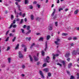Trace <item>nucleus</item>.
Returning <instances> with one entry per match:
<instances>
[{
  "label": "nucleus",
  "instance_id": "nucleus-51",
  "mask_svg": "<svg viewBox=\"0 0 79 79\" xmlns=\"http://www.w3.org/2000/svg\"><path fill=\"white\" fill-rule=\"evenodd\" d=\"M13 27L15 28V27H16V26H16V25H15V24H14L13 26Z\"/></svg>",
  "mask_w": 79,
  "mask_h": 79
},
{
  "label": "nucleus",
  "instance_id": "nucleus-5",
  "mask_svg": "<svg viewBox=\"0 0 79 79\" xmlns=\"http://www.w3.org/2000/svg\"><path fill=\"white\" fill-rule=\"evenodd\" d=\"M48 29L49 31H52L53 29V26L49 25L48 26Z\"/></svg>",
  "mask_w": 79,
  "mask_h": 79
},
{
  "label": "nucleus",
  "instance_id": "nucleus-50",
  "mask_svg": "<svg viewBox=\"0 0 79 79\" xmlns=\"http://www.w3.org/2000/svg\"><path fill=\"white\" fill-rule=\"evenodd\" d=\"M67 60V61H69V60H70V58L68 57Z\"/></svg>",
  "mask_w": 79,
  "mask_h": 79
},
{
  "label": "nucleus",
  "instance_id": "nucleus-16",
  "mask_svg": "<svg viewBox=\"0 0 79 79\" xmlns=\"http://www.w3.org/2000/svg\"><path fill=\"white\" fill-rule=\"evenodd\" d=\"M29 56L30 57V59L31 61H32L33 60H32V56H31V55H29Z\"/></svg>",
  "mask_w": 79,
  "mask_h": 79
},
{
  "label": "nucleus",
  "instance_id": "nucleus-11",
  "mask_svg": "<svg viewBox=\"0 0 79 79\" xmlns=\"http://www.w3.org/2000/svg\"><path fill=\"white\" fill-rule=\"evenodd\" d=\"M70 55V53H66L65 54V57L66 58H68V57H69V56Z\"/></svg>",
  "mask_w": 79,
  "mask_h": 79
},
{
  "label": "nucleus",
  "instance_id": "nucleus-36",
  "mask_svg": "<svg viewBox=\"0 0 79 79\" xmlns=\"http://www.w3.org/2000/svg\"><path fill=\"white\" fill-rule=\"evenodd\" d=\"M8 40H9V37H7V38L6 39L5 41L6 42H8Z\"/></svg>",
  "mask_w": 79,
  "mask_h": 79
},
{
  "label": "nucleus",
  "instance_id": "nucleus-28",
  "mask_svg": "<svg viewBox=\"0 0 79 79\" xmlns=\"http://www.w3.org/2000/svg\"><path fill=\"white\" fill-rule=\"evenodd\" d=\"M17 6L18 7L19 10V11H21V9H20V8H21V7H20V5H18Z\"/></svg>",
  "mask_w": 79,
  "mask_h": 79
},
{
  "label": "nucleus",
  "instance_id": "nucleus-38",
  "mask_svg": "<svg viewBox=\"0 0 79 79\" xmlns=\"http://www.w3.org/2000/svg\"><path fill=\"white\" fill-rule=\"evenodd\" d=\"M9 35L10 37H13V35L12 33H10Z\"/></svg>",
  "mask_w": 79,
  "mask_h": 79
},
{
  "label": "nucleus",
  "instance_id": "nucleus-57",
  "mask_svg": "<svg viewBox=\"0 0 79 79\" xmlns=\"http://www.w3.org/2000/svg\"><path fill=\"white\" fill-rule=\"evenodd\" d=\"M25 15H26V14H25V13H24L22 15L23 17H24L25 16Z\"/></svg>",
  "mask_w": 79,
  "mask_h": 79
},
{
  "label": "nucleus",
  "instance_id": "nucleus-62",
  "mask_svg": "<svg viewBox=\"0 0 79 79\" xmlns=\"http://www.w3.org/2000/svg\"><path fill=\"white\" fill-rule=\"evenodd\" d=\"M36 3H37L36 1H35L33 2V4H36Z\"/></svg>",
  "mask_w": 79,
  "mask_h": 79
},
{
  "label": "nucleus",
  "instance_id": "nucleus-17",
  "mask_svg": "<svg viewBox=\"0 0 79 79\" xmlns=\"http://www.w3.org/2000/svg\"><path fill=\"white\" fill-rule=\"evenodd\" d=\"M13 23H12L10 25V27L8 28V29H11L13 27Z\"/></svg>",
  "mask_w": 79,
  "mask_h": 79
},
{
  "label": "nucleus",
  "instance_id": "nucleus-52",
  "mask_svg": "<svg viewBox=\"0 0 79 79\" xmlns=\"http://www.w3.org/2000/svg\"><path fill=\"white\" fill-rule=\"evenodd\" d=\"M40 19V18H39V17H37V18H36V21H37V20H39Z\"/></svg>",
  "mask_w": 79,
  "mask_h": 79
},
{
  "label": "nucleus",
  "instance_id": "nucleus-25",
  "mask_svg": "<svg viewBox=\"0 0 79 79\" xmlns=\"http://www.w3.org/2000/svg\"><path fill=\"white\" fill-rule=\"evenodd\" d=\"M26 39L27 40L28 39V40L29 41L31 40V37H30L29 38H28V37H27L26 38Z\"/></svg>",
  "mask_w": 79,
  "mask_h": 79
},
{
  "label": "nucleus",
  "instance_id": "nucleus-18",
  "mask_svg": "<svg viewBox=\"0 0 79 79\" xmlns=\"http://www.w3.org/2000/svg\"><path fill=\"white\" fill-rule=\"evenodd\" d=\"M19 44H17L16 47H15V50H17L19 48Z\"/></svg>",
  "mask_w": 79,
  "mask_h": 79
},
{
  "label": "nucleus",
  "instance_id": "nucleus-9",
  "mask_svg": "<svg viewBox=\"0 0 79 79\" xmlns=\"http://www.w3.org/2000/svg\"><path fill=\"white\" fill-rule=\"evenodd\" d=\"M53 10V12L51 15L52 16H53L54 15L55 13V12H56V9H54Z\"/></svg>",
  "mask_w": 79,
  "mask_h": 79
},
{
  "label": "nucleus",
  "instance_id": "nucleus-49",
  "mask_svg": "<svg viewBox=\"0 0 79 79\" xmlns=\"http://www.w3.org/2000/svg\"><path fill=\"white\" fill-rule=\"evenodd\" d=\"M9 33V31H7L6 33V35H8V34Z\"/></svg>",
  "mask_w": 79,
  "mask_h": 79
},
{
  "label": "nucleus",
  "instance_id": "nucleus-64",
  "mask_svg": "<svg viewBox=\"0 0 79 79\" xmlns=\"http://www.w3.org/2000/svg\"><path fill=\"white\" fill-rule=\"evenodd\" d=\"M77 31H79V27H77Z\"/></svg>",
  "mask_w": 79,
  "mask_h": 79
},
{
  "label": "nucleus",
  "instance_id": "nucleus-24",
  "mask_svg": "<svg viewBox=\"0 0 79 79\" xmlns=\"http://www.w3.org/2000/svg\"><path fill=\"white\" fill-rule=\"evenodd\" d=\"M62 63L63 66H65V62H64V61H63L61 62Z\"/></svg>",
  "mask_w": 79,
  "mask_h": 79
},
{
  "label": "nucleus",
  "instance_id": "nucleus-29",
  "mask_svg": "<svg viewBox=\"0 0 79 79\" xmlns=\"http://www.w3.org/2000/svg\"><path fill=\"white\" fill-rule=\"evenodd\" d=\"M21 30L22 31V33H23V34H24V30L23 29H21Z\"/></svg>",
  "mask_w": 79,
  "mask_h": 79
},
{
  "label": "nucleus",
  "instance_id": "nucleus-42",
  "mask_svg": "<svg viewBox=\"0 0 79 79\" xmlns=\"http://www.w3.org/2000/svg\"><path fill=\"white\" fill-rule=\"evenodd\" d=\"M9 63L11 62V58H9L8 59Z\"/></svg>",
  "mask_w": 79,
  "mask_h": 79
},
{
  "label": "nucleus",
  "instance_id": "nucleus-27",
  "mask_svg": "<svg viewBox=\"0 0 79 79\" xmlns=\"http://www.w3.org/2000/svg\"><path fill=\"white\" fill-rule=\"evenodd\" d=\"M16 36L14 37V39L12 40V42H15V41L16 40Z\"/></svg>",
  "mask_w": 79,
  "mask_h": 79
},
{
  "label": "nucleus",
  "instance_id": "nucleus-1",
  "mask_svg": "<svg viewBox=\"0 0 79 79\" xmlns=\"http://www.w3.org/2000/svg\"><path fill=\"white\" fill-rule=\"evenodd\" d=\"M56 41H55L54 42L56 45H60V44L58 43V42H60V39L59 38H57L56 39Z\"/></svg>",
  "mask_w": 79,
  "mask_h": 79
},
{
  "label": "nucleus",
  "instance_id": "nucleus-21",
  "mask_svg": "<svg viewBox=\"0 0 79 79\" xmlns=\"http://www.w3.org/2000/svg\"><path fill=\"white\" fill-rule=\"evenodd\" d=\"M41 54L42 55V56H44L45 55V52L44 51H42V52H41Z\"/></svg>",
  "mask_w": 79,
  "mask_h": 79
},
{
  "label": "nucleus",
  "instance_id": "nucleus-20",
  "mask_svg": "<svg viewBox=\"0 0 79 79\" xmlns=\"http://www.w3.org/2000/svg\"><path fill=\"white\" fill-rule=\"evenodd\" d=\"M34 15H31V20H34Z\"/></svg>",
  "mask_w": 79,
  "mask_h": 79
},
{
  "label": "nucleus",
  "instance_id": "nucleus-8",
  "mask_svg": "<svg viewBox=\"0 0 79 79\" xmlns=\"http://www.w3.org/2000/svg\"><path fill=\"white\" fill-rule=\"evenodd\" d=\"M33 57L35 60L36 61H38L39 60V58H38V57H36L35 56H34Z\"/></svg>",
  "mask_w": 79,
  "mask_h": 79
},
{
  "label": "nucleus",
  "instance_id": "nucleus-58",
  "mask_svg": "<svg viewBox=\"0 0 79 79\" xmlns=\"http://www.w3.org/2000/svg\"><path fill=\"white\" fill-rule=\"evenodd\" d=\"M19 15L20 16H21V15H22V12H20L19 13Z\"/></svg>",
  "mask_w": 79,
  "mask_h": 79
},
{
  "label": "nucleus",
  "instance_id": "nucleus-54",
  "mask_svg": "<svg viewBox=\"0 0 79 79\" xmlns=\"http://www.w3.org/2000/svg\"><path fill=\"white\" fill-rule=\"evenodd\" d=\"M22 47H26V45H25L24 44H22Z\"/></svg>",
  "mask_w": 79,
  "mask_h": 79
},
{
  "label": "nucleus",
  "instance_id": "nucleus-34",
  "mask_svg": "<svg viewBox=\"0 0 79 79\" xmlns=\"http://www.w3.org/2000/svg\"><path fill=\"white\" fill-rule=\"evenodd\" d=\"M51 73H48V76L49 77H51Z\"/></svg>",
  "mask_w": 79,
  "mask_h": 79
},
{
  "label": "nucleus",
  "instance_id": "nucleus-3",
  "mask_svg": "<svg viewBox=\"0 0 79 79\" xmlns=\"http://www.w3.org/2000/svg\"><path fill=\"white\" fill-rule=\"evenodd\" d=\"M39 73L40 75L42 77V78H44L45 77H44V73H42V72L41 71H40Z\"/></svg>",
  "mask_w": 79,
  "mask_h": 79
},
{
  "label": "nucleus",
  "instance_id": "nucleus-48",
  "mask_svg": "<svg viewBox=\"0 0 79 79\" xmlns=\"http://www.w3.org/2000/svg\"><path fill=\"white\" fill-rule=\"evenodd\" d=\"M22 68L23 69H24L25 68V66L24 65L22 66Z\"/></svg>",
  "mask_w": 79,
  "mask_h": 79
},
{
  "label": "nucleus",
  "instance_id": "nucleus-61",
  "mask_svg": "<svg viewBox=\"0 0 79 79\" xmlns=\"http://www.w3.org/2000/svg\"><path fill=\"white\" fill-rule=\"evenodd\" d=\"M13 18V15H12L11 16V19H12Z\"/></svg>",
  "mask_w": 79,
  "mask_h": 79
},
{
  "label": "nucleus",
  "instance_id": "nucleus-45",
  "mask_svg": "<svg viewBox=\"0 0 79 79\" xmlns=\"http://www.w3.org/2000/svg\"><path fill=\"white\" fill-rule=\"evenodd\" d=\"M26 51H27V48L25 47L24 48V51L26 52Z\"/></svg>",
  "mask_w": 79,
  "mask_h": 79
},
{
  "label": "nucleus",
  "instance_id": "nucleus-2",
  "mask_svg": "<svg viewBox=\"0 0 79 79\" xmlns=\"http://www.w3.org/2000/svg\"><path fill=\"white\" fill-rule=\"evenodd\" d=\"M19 58H23V55L21 54V52L19 51Z\"/></svg>",
  "mask_w": 79,
  "mask_h": 79
},
{
  "label": "nucleus",
  "instance_id": "nucleus-43",
  "mask_svg": "<svg viewBox=\"0 0 79 79\" xmlns=\"http://www.w3.org/2000/svg\"><path fill=\"white\" fill-rule=\"evenodd\" d=\"M27 0H25V4H27Z\"/></svg>",
  "mask_w": 79,
  "mask_h": 79
},
{
  "label": "nucleus",
  "instance_id": "nucleus-23",
  "mask_svg": "<svg viewBox=\"0 0 79 79\" xmlns=\"http://www.w3.org/2000/svg\"><path fill=\"white\" fill-rule=\"evenodd\" d=\"M72 66V63H70L68 65V68H70L71 67V66Z\"/></svg>",
  "mask_w": 79,
  "mask_h": 79
},
{
  "label": "nucleus",
  "instance_id": "nucleus-60",
  "mask_svg": "<svg viewBox=\"0 0 79 79\" xmlns=\"http://www.w3.org/2000/svg\"><path fill=\"white\" fill-rule=\"evenodd\" d=\"M24 21H25V22H26V21H27V18H25L24 19Z\"/></svg>",
  "mask_w": 79,
  "mask_h": 79
},
{
  "label": "nucleus",
  "instance_id": "nucleus-41",
  "mask_svg": "<svg viewBox=\"0 0 79 79\" xmlns=\"http://www.w3.org/2000/svg\"><path fill=\"white\" fill-rule=\"evenodd\" d=\"M10 46H8L7 48L6 51H8V50H10Z\"/></svg>",
  "mask_w": 79,
  "mask_h": 79
},
{
  "label": "nucleus",
  "instance_id": "nucleus-53",
  "mask_svg": "<svg viewBox=\"0 0 79 79\" xmlns=\"http://www.w3.org/2000/svg\"><path fill=\"white\" fill-rule=\"evenodd\" d=\"M16 23V20H14L13 21V24H15Z\"/></svg>",
  "mask_w": 79,
  "mask_h": 79
},
{
  "label": "nucleus",
  "instance_id": "nucleus-10",
  "mask_svg": "<svg viewBox=\"0 0 79 79\" xmlns=\"http://www.w3.org/2000/svg\"><path fill=\"white\" fill-rule=\"evenodd\" d=\"M79 9H77L75 10L74 12V13L75 15H77V13H79Z\"/></svg>",
  "mask_w": 79,
  "mask_h": 79
},
{
  "label": "nucleus",
  "instance_id": "nucleus-6",
  "mask_svg": "<svg viewBox=\"0 0 79 79\" xmlns=\"http://www.w3.org/2000/svg\"><path fill=\"white\" fill-rule=\"evenodd\" d=\"M45 48L44 49V51L46 52L47 51V48H47L48 46H47V42H46V44H45Z\"/></svg>",
  "mask_w": 79,
  "mask_h": 79
},
{
  "label": "nucleus",
  "instance_id": "nucleus-14",
  "mask_svg": "<svg viewBox=\"0 0 79 79\" xmlns=\"http://www.w3.org/2000/svg\"><path fill=\"white\" fill-rule=\"evenodd\" d=\"M76 76H77V79H79V73H77V74L76 73Z\"/></svg>",
  "mask_w": 79,
  "mask_h": 79
},
{
  "label": "nucleus",
  "instance_id": "nucleus-37",
  "mask_svg": "<svg viewBox=\"0 0 79 79\" xmlns=\"http://www.w3.org/2000/svg\"><path fill=\"white\" fill-rule=\"evenodd\" d=\"M63 10V8H60L59 10V11L60 12V11H61V10Z\"/></svg>",
  "mask_w": 79,
  "mask_h": 79
},
{
  "label": "nucleus",
  "instance_id": "nucleus-55",
  "mask_svg": "<svg viewBox=\"0 0 79 79\" xmlns=\"http://www.w3.org/2000/svg\"><path fill=\"white\" fill-rule=\"evenodd\" d=\"M19 20H20L19 18H17L16 19V21H19Z\"/></svg>",
  "mask_w": 79,
  "mask_h": 79
},
{
  "label": "nucleus",
  "instance_id": "nucleus-47",
  "mask_svg": "<svg viewBox=\"0 0 79 79\" xmlns=\"http://www.w3.org/2000/svg\"><path fill=\"white\" fill-rule=\"evenodd\" d=\"M38 8H40V6L39 4H37V5Z\"/></svg>",
  "mask_w": 79,
  "mask_h": 79
},
{
  "label": "nucleus",
  "instance_id": "nucleus-63",
  "mask_svg": "<svg viewBox=\"0 0 79 79\" xmlns=\"http://www.w3.org/2000/svg\"><path fill=\"white\" fill-rule=\"evenodd\" d=\"M26 27V25H24L23 26V28L25 29Z\"/></svg>",
  "mask_w": 79,
  "mask_h": 79
},
{
  "label": "nucleus",
  "instance_id": "nucleus-22",
  "mask_svg": "<svg viewBox=\"0 0 79 79\" xmlns=\"http://www.w3.org/2000/svg\"><path fill=\"white\" fill-rule=\"evenodd\" d=\"M68 34L67 33H63L62 34V35H64L65 36H66V35H68Z\"/></svg>",
  "mask_w": 79,
  "mask_h": 79
},
{
  "label": "nucleus",
  "instance_id": "nucleus-44",
  "mask_svg": "<svg viewBox=\"0 0 79 79\" xmlns=\"http://www.w3.org/2000/svg\"><path fill=\"white\" fill-rule=\"evenodd\" d=\"M72 40V37H69L68 38V40Z\"/></svg>",
  "mask_w": 79,
  "mask_h": 79
},
{
  "label": "nucleus",
  "instance_id": "nucleus-35",
  "mask_svg": "<svg viewBox=\"0 0 79 79\" xmlns=\"http://www.w3.org/2000/svg\"><path fill=\"white\" fill-rule=\"evenodd\" d=\"M23 21H24V19H21V21L20 22V23H21V24H22V23H23Z\"/></svg>",
  "mask_w": 79,
  "mask_h": 79
},
{
  "label": "nucleus",
  "instance_id": "nucleus-19",
  "mask_svg": "<svg viewBox=\"0 0 79 79\" xmlns=\"http://www.w3.org/2000/svg\"><path fill=\"white\" fill-rule=\"evenodd\" d=\"M44 39V38L43 37H41L40 38V39H39V40H41V41H43Z\"/></svg>",
  "mask_w": 79,
  "mask_h": 79
},
{
  "label": "nucleus",
  "instance_id": "nucleus-4",
  "mask_svg": "<svg viewBox=\"0 0 79 79\" xmlns=\"http://www.w3.org/2000/svg\"><path fill=\"white\" fill-rule=\"evenodd\" d=\"M49 60H50V57L48 56L46 57L45 61H46L47 63H49V61H48Z\"/></svg>",
  "mask_w": 79,
  "mask_h": 79
},
{
  "label": "nucleus",
  "instance_id": "nucleus-13",
  "mask_svg": "<svg viewBox=\"0 0 79 79\" xmlns=\"http://www.w3.org/2000/svg\"><path fill=\"white\" fill-rule=\"evenodd\" d=\"M31 30H30L27 32V33L26 34V35H28V34H29L31 33Z\"/></svg>",
  "mask_w": 79,
  "mask_h": 79
},
{
  "label": "nucleus",
  "instance_id": "nucleus-30",
  "mask_svg": "<svg viewBox=\"0 0 79 79\" xmlns=\"http://www.w3.org/2000/svg\"><path fill=\"white\" fill-rule=\"evenodd\" d=\"M34 45H35V44L34 43H33V44L31 45V47H30V48H32V47L33 46H34Z\"/></svg>",
  "mask_w": 79,
  "mask_h": 79
},
{
  "label": "nucleus",
  "instance_id": "nucleus-46",
  "mask_svg": "<svg viewBox=\"0 0 79 79\" xmlns=\"http://www.w3.org/2000/svg\"><path fill=\"white\" fill-rule=\"evenodd\" d=\"M30 7V9H33V6H29Z\"/></svg>",
  "mask_w": 79,
  "mask_h": 79
},
{
  "label": "nucleus",
  "instance_id": "nucleus-39",
  "mask_svg": "<svg viewBox=\"0 0 79 79\" xmlns=\"http://www.w3.org/2000/svg\"><path fill=\"white\" fill-rule=\"evenodd\" d=\"M70 79H74V77L73 76H71Z\"/></svg>",
  "mask_w": 79,
  "mask_h": 79
},
{
  "label": "nucleus",
  "instance_id": "nucleus-26",
  "mask_svg": "<svg viewBox=\"0 0 79 79\" xmlns=\"http://www.w3.org/2000/svg\"><path fill=\"white\" fill-rule=\"evenodd\" d=\"M53 56V60H55V55H54V54H52Z\"/></svg>",
  "mask_w": 79,
  "mask_h": 79
},
{
  "label": "nucleus",
  "instance_id": "nucleus-12",
  "mask_svg": "<svg viewBox=\"0 0 79 79\" xmlns=\"http://www.w3.org/2000/svg\"><path fill=\"white\" fill-rule=\"evenodd\" d=\"M44 71H45L46 73L48 72V69L47 68L44 69Z\"/></svg>",
  "mask_w": 79,
  "mask_h": 79
},
{
  "label": "nucleus",
  "instance_id": "nucleus-31",
  "mask_svg": "<svg viewBox=\"0 0 79 79\" xmlns=\"http://www.w3.org/2000/svg\"><path fill=\"white\" fill-rule=\"evenodd\" d=\"M57 65H59V66H62V64L58 63H57Z\"/></svg>",
  "mask_w": 79,
  "mask_h": 79
},
{
  "label": "nucleus",
  "instance_id": "nucleus-56",
  "mask_svg": "<svg viewBox=\"0 0 79 79\" xmlns=\"http://www.w3.org/2000/svg\"><path fill=\"white\" fill-rule=\"evenodd\" d=\"M46 66V63H45L43 65V67H45V66Z\"/></svg>",
  "mask_w": 79,
  "mask_h": 79
},
{
  "label": "nucleus",
  "instance_id": "nucleus-15",
  "mask_svg": "<svg viewBox=\"0 0 79 79\" xmlns=\"http://www.w3.org/2000/svg\"><path fill=\"white\" fill-rule=\"evenodd\" d=\"M50 37H51L50 36V35H48L47 36V37L46 38L47 40H49V39H50Z\"/></svg>",
  "mask_w": 79,
  "mask_h": 79
},
{
  "label": "nucleus",
  "instance_id": "nucleus-32",
  "mask_svg": "<svg viewBox=\"0 0 79 79\" xmlns=\"http://www.w3.org/2000/svg\"><path fill=\"white\" fill-rule=\"evenodd\" d=\"M55 25L56 27L58 26V22H55Z\"/></svg>",
  "mask_w": 79,
  "mask_h": 79
},
{
  "label": "nucleus",
  "instance_id": "nucleus-59",
  "mask_svg": "<svg viewBox=\"0 0 79 79\" xmlns=\"http://www.w3.org/2000/svg\"><path fill=\"white\" fill-rule=\"evenodd\" d=\"M40 62H38L37 63V65H39V64H40Z\"/></svg>",
  "mask_w": 79,
  "mask_h": 79
},
{
  "label": "nucleus",
  "instance_id": "nucleus-33",
  "mask_svg": "<svg viewBox=\"0 0 79 79\" xmlns=\"http://www.w3.org/2000/svg\"><path fill=\"white\" fill-rule=\"evenodd\" d=\"M31 28V27H30V26H28L27 27V30H29V29H30V28Z\"/></svg>",
  "mask_w": 79,
  "mask_h": 79
},
{
  "label": "nucleus",
  "instance_id": "nucleus-40",
  "mask_svg": "<svg viewBox=\"0 0 79 79\" xmlns=\"http://www.w3.org/2000/svg\"><path fill=\"white\" fill-rule=\"evenodd\" d=\"M73 40H77V38L76 37H74L73 38Z\"/></svg>",
  "mask_w": 79,
  "mask_h": 79
},
{
  "label": "nucleus",
  "instance_id": "nucleus-7",
  "mask_svg": "<svg viewBox=\"0 0 79 79\" xmlns=\"http://www.w3.org/2000/svg\"><path fill=\"white\" fill-rule=\"evenodd\" d=\"M77 51L75 50H74L73 52H72L73 55H76L77 54Z\"/></svg>",
  "mask_w": 79,
  "mask_h": 79
}]
</instances>
